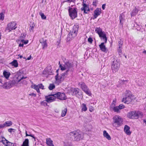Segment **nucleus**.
Instances as JSON below:
<instances>
[{"mask_svg":"<svg viewBox=\"0 0 146 146\" xmlns=\"http://www.w3.org/2000/svg\"><path fill=\"white\" fill-rule=\"evenodd\" d=\"M67 137L70 140L76 142L82 140L84 137L83 133L78 130L70 132L67 134Z\"/></svg>","mask_w":146,"mask_h":146,"instance_id":"1","label":"nucleus"},{"mask_svg":"<svg viewBox=\"0 0 146 146\" xmlns=\"http://www.w3.org/2000/svg\"><path fill=\"white\" fill-rule=\"evenodd\" d=\"M111 68L113 72L114 73L117 71L119 67V64L117 62L115 56H113L111 58Z\"/></svg>","mask_w":146,"mask_h":146,"instance_id":"2","label":"nucleus"},{"mask_svg":"<svg viewBox=\"0 0 146 146\" xmlns=\"http://www.w3.org/2000/svg\"><path fill=\"white\" fill-rule=\"evenodd\" d=\"M143 115L142 112L140 111H132L128 113L127 116L129 118L136 119Z\"/></svg>","mask_w":146,"mask_h":146,"instance_id":"3","label":"nucleus"},{"mask_svg":"<svg viewBox=\"0 0 146 146\" xmlns=\"http://www.w3.org/2000/svg\"><path fill=\"white\" fill-rule=\"evenodd\" d=\"M123 120L118 116L116 115L113 118V125L115 127H119L123 125Z\"/></svg>","mask_w":146,"mask_h":146,"instance_id":"4","label":"nucleus"},{"mask_svg":"<svg viewBox=\"0 0 146 146\" xmlns=\"http://www.w3.org/2000/svg\"><path fill=\"white\" fill-rule=\"evenodd\" d=\"M77 9L76 7H68V14L70 19L72 20L77 17Z\"/></svg>","mask_w":146,"mask_h":146,"instance_id":"5","label":"nucleus"},{"mask_svg":"<svg viewBox=\"0 0 146 146\" xmlns=\"http://www.w3.org/2000/svg\"><path fill=\"white\" fill-rule=\"evenodd\" d=\"M131 92L129 90H127L125 97L122 99V102H124L125 104H129L131 101Z\"/></svg>","mask_w":146,"mask_h":146,"instance_id":"6","label":"nucleus"},{"mask_svg":"<svg viewBox=\"0 0 146 146\" xmlns=\"http://www.w3.org/2000/svg\"><path fill=\"white\" fill-rule=\"evenodd\" d=\"M71 91L72 93V95L76 96L79 99H82L83 98L82 92L78 88H72Z\"/></svg>","mask_w":146,"mask_h":146,"instance_id":"7","label":"nucleus"},{"mask_svg":"<svg viewBox=\"0 0 146 146\" xmlns=\"http://www.w3.org/2000/svg\"><path fill=\"white\" fill-rule=\"evenodd\" d=\"M78 85L80 86L81 88L89 96H90L92 95V93L89 89L88 88L87 86L83 82H79Z\"/></svg>","mask_w":146,"mask_h":146,"instance_id":"8","label":"nucleus"},{"mask_svg":"<svg viewBox=\"0 0 146 146\" xmlns=\"http://www.w3.org/2000/svg\"><path fill=\"white\" fill-rule=\"evenodd\" d=\"M17 23L15 21H13L8 24L7 27L5 28V30H9L10 32L12 30L15 29L17 27H15Z\"/></svg>","mask_w":146,"mask_h":146,"instance_id":"9","label":"nucleus"},{"mask_svg":"<svg viewBox=\"0 0 146 146\" xmlns=\"http://www.w3.org/2000/svg\"><path fill=\"white\" fill-rule=\"evenodd\" d=\"M79 25H74L72 29L70 31L69 33H70L73 36L75 37L78 30Z\"/></svg>","mask_w":146,"mask_h":146,"instance_id":"10","label":"nucleus"},{"mask_svg":"<svg viewBox=\"0 0 146 146\" xmlns=\"http://www.w3.org/2000/svg\"><path fill=\"white\" fill-rule=\"evenodd\" d=\"M80 9L82 11H84V13L85 14L89 13L90 10L89 8V5L84 3L83 4V7Z\"/></svg>","mask_w":146,"mask_h":146,"instance_id":"11","label":"nucleus"},{"mask_svg":"<svg viewBox=\"0 0 146 146\" xmlns=\"http://www.w3.org/2000/svg\"><path fill=\"white\" fill-rule=\"evenodd\" d=\"M105 43H106L105 42L101 43L99 45V46L100 50L102 51L105 53H107L108 51V50L104 44Z\"/></svg>","mask_w":146,"mask_h":146,"instance_id":"12","label":"nucleus"},{"mask_svg":"<svg viewBox=\"0 0 146 146\" xmlns=\"http://www.w3.org/2000/svg\"><path fill=\"white\" fill-rule=\"evenodd\" d=\"M101 9L97 8L94 11V17L93 19H96L101 13Z\"/></svg>","mask_w":146,"mask_h":146,"instance_id":"13","label":"nucleus"},{"mask_svg":"<svg viewBox=\"0 0 146 146\" xmlns=\"http://www.w3.org/2000/svg\"><path fill=\"white\" fill-rule=\"evenodd\" d=\"M12 125V122L11 121H5L3 124H0V128H4V127H9Z\"/></svg>","mask_w":146,"mask_h":146,"instance_id":"14","label":"nucleus"},{"mask_svg":"<svg viewBox=\"0 0 146 146\" xmlns=\"http://www.w3.org/2000/svg\"><path fill=\"white\" fill-rule=\"evenodd\" d=\"M99 37L101 40L104 41L105 43H106L107 40V38L106 36V34L104 31L99 35Z\"/></svg>","mask_w":146,"mask_h":146,"instance_id":"15","label":"nucleus"},{"mask_svg":"<svg viewBox=\"0 0 146 146\" xmlns=\"http://www.w3.org/2000/svg\"><path fill=\"white\" fill-rule=\"evenodd\" d=\"M3 87L5 89L10 88L13 86L10 81L8 82H5L3 83Z\"/></svg>","mask_w":146,"mask_h":146,"instance_id":"16","label":"nucleus"},{"mask_svg":"<svg viewBox=\"0 0 146 146\" xmlns=\"http://www.w3.org/2000/svg\"><path fill=\"white\" fill-rule=\"evenodd\" d=\"M40 42L42 44V49H44L45 48H46L47 47V44L46 40H44L43 38H42L40 40Z\"/></svg>","mask_w":146,"mask_h":146,"instance_id":"17","label":"nucleus"},{"mask_svg":"<svg viewBox=\"0 0 146 146\" xmlns=\"http://www.w3.org/2000/svg\"><path fill=\"white\" fill-rule=\"evenodd\" d=\"M64 65L66 68V69L70 70L71 69H73V64L70 62L69 61L66 62L64 63Z\"/></svg>","mask_w":146,"mask_h":146,"instance_id":"18","label":"nucleus"},{"mask_svg":"<svg viewBox=\"0 0 146 146\" xmlns=\"http://www.w3.org/2000/svg\"><path fill=\"white\" fill-rule=\"evenodd\" d=\"M3 74L4 77L6 79H8L11 75V73L9 72H7L6 70H4L3 72Z\"/></svg>","mask_w":146,"mask_h":146,"instance_id":"19","label":"nucleus"},{"mask_svg":"<svg viewBox=\"0 0 146 146\" xmlns=\"http://www.w3.org/2000/svg\"><path fill=\"white\" fill-rule=\"evenodd\" d=\"M48 96H46L45 97L47 102L48 103L51 102L55 100L56 98H54V97H50L48 98Z\"/></svg>","mask_w":146,"mask_h":146,"instance_id":"20","label":"nucleus"},{"mask_svg":"<svg viewBox=\"0 0 146 146\" xmlns=\"http://www.w3.org/2000/svg\"><path fill=\"white\" fill-rule=\"evenodd\" d=\"M124 17L125 16L123 14V13L121 14L119 16L120 24L122 26L123 25V23L124 20Z\"/></svg>","mask_w":146,"mask_h":146,"instance_id":"21","label":"nucleus"},{"mask_svg":"<svg viewBox=\"0 0 146 146\" xmlns=\"http://www.w3.org/2000/svg\"><path fill=\"white\" fill-rule=\"evenodd\" d=\"M103 135L108 140H110L111 139V137L109 135L108 133L107 132V131L104 130L103 132Z\"/></svg>","mask_w":146,"mask_h":146,"instance_id":"22","label":"nucleus"},{"mask_svg":"<svg viewBox=\"0 0 146 146\" xmlns=\"http://www.w3.org/2000/svg\"><path fill=\"white\" fill-rule=\"evenodd\" d=\"M66 98V97L65 94L64 93H61L60 92V95L58 99L61 100H65Z\"/></svg>","mask_w":146,"mask_h":146,"instance_id":"23","label":"nucleus"},{"mask_svg":"<svg viewBox=\"0 0 146 146\" xmlns=\"http://www.w3.org/2000/svg\"><path fill=\"white\" fill-rule=\"evenodd\" d=\"M63 79V78L61 75L59 76V74H56L55 76V79L56 81H57L59 83H61L62 79Z\"/></svg>","mask_w":146,"mask_h":146,"instance_id":"24","label":"nucleus"},{"mask_svg":"<svg viewBox=\"0 0 146 146\" xmlns=\"http://www.w3.org/2000/svg\"><path fill=\"white\" fill-rule=\"evenodd\" d=\"M46 143L48 146H54L53 144V141L50 138L46 139Z\"/></svg>","mask_w":146,"mask_h":146,"instance_id":"25","label":"nucleus"},{"mask_svg":"<svg viewBox=\"0 0 146 146\" xmlns=\"http://www.w3.org/2000/svg\"><path fill=\"white\" fill-rule=\"evenodd\" d=\"M138 11V9L135 7V8L131 12L130 14L131 17L134 16L136 15L137 14Z\"/></svg>","mask_w":146,"mask_h":146,"instance_id":"26","label":"nucleus"},{"mask_svg":"<svg viewBox=\"0 0 146 146\" xmlns=\"http://www.w3.org/2000/svg\"><path fill=\"white\" fill-rule=\"evenodd\" d=\"M74 36H73L72 35H71L70 33H69L67 37L66 38V41L68 42L72 39L74 37Z\"/></svg>","mask_w":146,"mask_h":146,"instance_id":"27","label":"nucleus"},{"mask_svg":"<svg viewBox=\"0 0 146 146\" xmlns=\"http://www.w3.org/2000/svg\"><path fill=\"white\" fill-rule=\"evenodd\" d=\"M95 31L99 35L103 32L102 29L100 27H96L95 28Z\"/></svg>","mask_w":146,"mask_h":146,"instance_id":"28","label":"nucleus"},{"mask_svg":"<svg viewBox=\"0 0 146 146\" xmlns=\"http://www.w3.org/2000/svg\"><path fill=\"white\" fill-rule=\"evenodd\" d=\"M19 76L17 78L16 80H13L12 81H10L11 83L12 86L15 85L16 84H17L19 82H18V79L19 78Z\"/></svg>","mask_w":146,"mask_h":146,"instance_id":"29","label":"nucleus"},{"mask_svg":"<svg viewBox=\"0 0 146 146\" xmlns=\"http://www.w3.org/2000/svg\"><path fill=\"white\" fill-rule=\"evenodd\" d=\"M10 64H12V66H14L15 67H17L18 66V64L17 60H14Z\"/></svg>","mask_w":146,"mask_h":146,"instance_id":"30","label":"nucleus"},{"mask_svg":"<svg viewBox=\"0 0 146 146\" xmlns=\"http://www.w3.org/2000/svg\"><path fill=\"white\" fill-rule=\"evenodd\" d=\"M64 146H73L70 141L66 140L64 143Z\"/></svg>","mask_w":146,"mask_h":146,"instance_id":"31","label":"nucleus"},{"mask_svg":"<svg viewBox=\"0 0 146 146\" xmlns=\"http://www.w3.org/2000/svg\"><path fill=\"white\" fill-rule=\"evenodd\" d=\"M130 128H124V131L125 133L128 135H130L131 133V131L130 129Z\"/></svg>","mask_w":146,"mask_h":146,"instance_id":"32","label":"nucleus"},{"mask_svg":"<svg viewBox=\"0 0 146 146\" xmlns=\"http://www.w3.org/2000/svg\"><path fill=\"white\" fill-rule=\"evenodd\" d=\"M7 140L4 137L0 136V142H2L3 144H4L5 143H7Z\"/></svg>","mask_w":146,"mask_h":146,"instance_id":"33","label":"nucleus"},{"mask_svg":"<svg viewBox=\"0 0 146 146\" xmlns=\"http://www.w3.org/2000/svg\"><path fill=\"white\" fill-rule=\"evenodd\" d=\"M29 140L28 139H25L21 146H29Z\"/></svg>","mask_w":146,"mask_h":146,"instance_id":"34","label":"nucleus"},{"mask_svg":"<svg viewBox=\"0 0 146 146\" xmlns=\"http://www.w3.org/2000/svg\"><path fill=\"white\" fill-rule=\"evenodd\" d=\"M39 14L41 16L42 19H46V16L41 11L39 12Z\"/></svg>","mask_w":146,"mask_h":146,"instance_id":"35","label":"nucleus"},{"mask_svg":"<svg viewBox=\"0 0 146 146\" xmlns=\"http://www.w3.org/2000/svg\"><path fill=\"white\" fill-rule=\"evenodd\" d=\"M6 146H14V144L13 143L9 142L8 140H7V143H5L4 144Z\"/></svg>","mask_w":146,"mask_h":146,"instance_id":"36","label":"nucleus"},{"mask_svg":"<svg viewBox=\"0 0 146 146\" xmlns=\"http://www.w3.org/2000/svg\"><path fill=\"white\" fill-rule=\"evenodd\" d=\"M113 111L115 112H117V113L120 112L119 109V108L118 106H115L113 108Z\"/></svg>","mask_w":146,"mask_h":146,"instance_id":"37","label":"nucleus"},{"mask_svg":"<svg viewBox=\"0 0 146 146\" xmlns=\"http://www.w3.org/2000/svg\"><path fill=\"white\" fill-rule=\"evenodd\" d=\"M87 108L86 104H82V111H85L87 110Z\"/></svg>","mask_w":146,"mask_h":146,"instance_id":"38","label":"nucleus"},{"mask_svg":"<svg viewBox=\"0 0 146 146\" xmlns=\"http://www.w3.org/2000/svg\"><path fill=\"white\" fill-rule=\"evenodd\" d=\"M48 89L50 90H52L55 88V86L53 84H51L48 86Z\"/></svg>","mask_w":146,"mask_h":146,"instance_id":"39","label":"nucleus"},{"mask_svg":"<svg viewBox=\"0 0 146 146\" xmlns=\"http://www.w3.org/2000/svg\"><path fill=\"white\" fill-rule=\"evenodd\" d=\"M59 67L60 68V70L62 71L66 69V68L64 65H62L61 64H60Z\"/></svg>","mask_w":146,"mask_h":146,"instance_id":"40","label":"nucleus"},{"mask_svg":"<svg viewBox=\"0 0 146 146\" xmlns=\"http://www.w3.org/2000/svg\"><path fill=\"white\" fill-rule=\"evenodd\" d=\"M73 70H74L73 69H71L70 70L67 69L66 70V71L65 72H64V73L65 74V75L66 76H67L68 75V72L70 71V72H72L73 71Z\"/></svg>","mask_w":146,"mask_h":146,"instance_id":"41","label":"nucleus"},{"mask_svg":"<svg viewBox=\"0 0 146 146\" xmlns=\"http://www.w3.org/2000/svg\"><path fill=\"white\" fill-rule=\"evenodd\" d=\"M67 111V109L66 108L64 109V110H63L62 111V114H61V116L62 117H63L64 116L66 113Z\"/></svg>","mask_w":146,"mask_h":146,"instance_id":"42","label":"nucleus"},{"mask_svg":"<svg viewBox=\"0 0 146 146\" xmlns=\"http://www.w3.org/2000/svg\"><path fill=\"white\" fill-rule=\"evenodd\" d=\"M34 88H33L35 89V90H36L39 93V92H40V90L39 89V88L38 87V85H36L34 84Z\"/></svg>","mask_w":146,"mask_h":146,"instance_id":"43","label":"nucleus"},{"mask_svg":"<svg viewBox=\"0 0 146 146\" xmlns=\"http://www.w3.org/2000/svg\"><path fill=\"white\" fill-rule=\"evenodd\" d=\"M40 103L41 105L44 106H47V104L46 103V100L41 102Z\"/></svg>","mask_w":146,"mask_h":146,"instance_id":"44","label":"nucleus"},{"mask_svg":"<svg viewBox=\"0 0 146 146\" xmlns=\"http://www.w3.org/2000/svg\"><path fill=\"white\" fill-rule=\"evenodd\" d=\"M20 41L21 42H22L23 44H27L29 42L28 40H25L23 39L21 40Z\"/></svg>","mask_w":146,"mask_h":146,"instance_id":"45","label":"nucleus"},{"mask_svg":"<svg viewBox=\"0 0 146 146\" xmlns=\"http://www.w3.org/2000/svg\"><path fill=\"white\" fill-rule=\"evenodd\" d=\"M26 36V34L23 33L21 34L20 36V38L21 40L22 39H24L25 38Z\"/></svg>","mask_w":146,"mask_h":146,"instance_id":"46","label":"nucleus"},{"mask_svg":"<svg viewBox=\"0 0 146 146\" xmlns=\"http://www.w3.org/2000/svg\"><path fill=\"white\" fill-rule=\"evenodd\" d=\"M35 25L33 23L31 25H30L29 30L30 31H33Z\"/></svg>","mask_w":146,"mask_h":146,"instance_id":"47","label":"nucleus"},{"mask_svg":"<svg viewBox=\"0 0 146 146\" xmlns=\"http://www.w3.org/2000/svg\"><path fill=\"white\" fill-rule=\"evenodd\" d=\"M0 19L3 21L4 19V14L2 13H1L0 14Z\"/></svg>","mask_w":146,"mask_h":146,"instance_id":"48","label":"nucleus"},{"mask_svg":"<svg viewBox=\"0 0 146 146\" xmlns=\"http://www.w3.org/2000/svg\"><path fill=\"white\" fill-rule=\"evenodd\" d=\"M60 92H58L54 94V97L57 98L58 99L59 98L60 95Z\"/></svg>","mask_w":146,"mask_h":146,"instance_id":"49","label":"nucleus"},{"mask_svg":"<svg viewBox=\"0 0 146 146\" xmlns=\"http://www.w3.org/2000/svg\"><path fill=\"white\" fill-rule=\"evenodd\" d=\"M118 107L119 110H121L124 108H125V106L122 104H120L119 105Z\"/></svg>","mask_w":146,"mask_h":146,"instance_id":"50","label":"nucleus"},{"mask_svg":"<svg viewBox=\"0 0 146 146\" xmlns=\"http://www.w3.org/2000/svg\"><path fill=\"white\" fill-rule=\"evenodd\" d=\"M93 41V40L92 38L90 37L88 38V41L90 44L92 43Z\"/></svg>","mask_w":146,"mask_h":146,"instance_id":"51","label":"nucleus"},{"mask_svg":"<svg viewBox=\"0 0 146 146\" xmlns=\"http://www.w3.org/2000/svg\"><path fill=\"white\" fill-rule=\"evenodd\" d=\"M38 87L39 88L41 89H44V86L42 84H38Z\"/></svg>","mask_w":146,"mask_h":146,"instance_id":"52","label":"nucleus"},{"mask_svg":"<svg viewBox=\"0 0 146 146\" xmlns=\"http://www.w3.org/2000/svg\"><path fill=\"white\" fill-rule=\"evenodd\" d=\"M118 44L119 46L122 47V46L123 44V42L120 39V40L118 41Z\"/></svg>","mask_w":146,"mask_h":146,"instance_id":"53","label":"nucleus"},{"mask_svg":"<svg viewBox=\"0 0 146 146\" xmlns=\"http://www.w3.org/2000/svg\"><path fill=\"white\" fill-rule=\"evenodd\" d=\"M60 75H61L63 78V80H64L67 77V76H66L65 75V74L64 73H62L60 74Z\"/></svg>","mask_w":146,"mask_h":146,"instance_id":"54","label":"nucleus"},{"mask_svg":"<svg viewBox=\"0 0 146 146\" xmlns=\"http://www.w3.org/2000/svg\"><path fill=\"white\" fill-rule=\"evenodd\" d=\"M15 130L13 128H10L8 129V131L10 132H14Z\"/></svg>","mask_w":146,"mask_h":146,"instance_id":"55","label":"nucleus"},{"mask_svg":"<svg viewBox=\"0 0 146 146\" xmlns=\"http://www.w3.org/2000/svg\"><path fill=\"white\" fill-rule=\"evenodd\" d=\"M76 0H67L65 1L64 2H68V3H71V2H74Z\"/></svg>","mask_w":146,"mask_h":146,"instance_id":"56","label":"nucleus"},{"mask_svg":"<svg viewBox=\"0 0 146 146\" xmlns=\"http://www.w3.org/2000/svg\"><path fill=\"white\" fill-rule=\"evenodd\" d=\"M27 78V77H24V76H22L21 78H20V79L18 80V82H20L22 80L26 79Z\"/></svg>","mask_w":146,"mask_h":146,"instance_id":"57","label":"nucleus"},{"mask_svg":"<svg viewBox=\"0 0 146 146\" xmlns=\"http://www.w3.org/2000/svg\"><path fill=\"white\" fill-rule=\"evenodd\" d=\"M121 47L120 46L119 47V48L118 49V52L120 53L121 52Z\"/></svg>","mask_w":146,"mask_h":146,"instance_id":"58","label":"nucleus"},{"mask_svg":"<svg viewBox=\"0 0 146 146\" xmlns=\"http://www.w3.org/2000/svg\"><path fill=\"white\" fill-rule=\"evenodd\" d=\"M97 1H96V0H95V1H94L93 2V6H96V3H97Z\"/></svg>","mask_w":146,"mask_h":146,"instance_id":"59","label":"nucleus"},{"mask_svg":"<svg viewBox=\"0 0 146 146\" xmlns=\"http://www.w3.org/2000/svg\"><path fill=\"white\" fill-rule=\"evenodd\" d=\"M94 110V108L93 107L91 106L89 109V111L90 112H92Z\"/></svg>","mask_w":146,"mask_h":146,"instance_id":"60","label":"nucleus"},{"mask_svg":"<svg viewBox=\"0 0 146 146\" xmlns=\"http://www.w3.org/2000/svg\"><path fill=\"white\" fill-rule=\"evenodd\" d=\"M2 78H3V76H1V77H0V82L1 84H3V81H2Z\"/></svg>","mask_w":146,"mask_h":146,"instance_id":"61","label":"nucleus"},{"mask_svg":"<svg viewBox=\"0 0 146 146\" xmlns=\"http://www.w3.org/2000/svg\"><path fill=\"white\" fill-rule=\"evenodd\" d=\"M60 41H61V40L60 39L57 42V43H58V44L57 45V47H58V46H59V45L60 44Z\"/></svg>","mask_w":146,"mask_h":146,"instance_id":"62","label":"nucleus"},{"mask_svg":"<svg viewBox=\"0 0 146 146\" xmlns=\"http://www.w3.org/2000/svg\"><path fill=\"white\" fill-rule=\"evenodd\" d=\"M29 95L31 96L36 97V94L33 93L30 94H29Z\"/></svg>","mask_w":146,"mask_h":146,"instance_id":"63","label":"nucleus"},{"mask_svg":"<svg viewBox=\"0 0 146 146\" xmlns=\"http://www.w3.org/2000/svg\"><path fill=\"white\" fill-rule=\"evenodd\" d=\"M106 5V4H104L102 5V8L103 10H104L105 9Z\"/></svg>","mask_w":146,"mask_h":146,"instance_id":"64","label":"nucleus"}]
</instances>
